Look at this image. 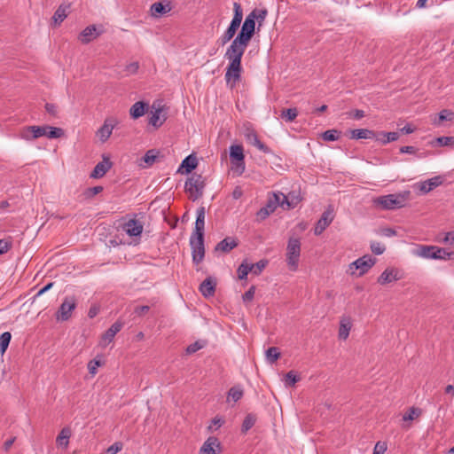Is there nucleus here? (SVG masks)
<instances>
[{
    "mask_svg": "<svg viewBox=\"0 0 454 454\" xmlns=\"http://www.w3.org/2000/svg\"><path fill=\"white\" fill-rule=\"evenodd\" d=\"M268 12L266 9H254L245 19L240 32L229 47V82H236L240 79L241 58L254 34L255 22L259 27L264 22Z\"/></svg>",
    "mask_w": 454,
    "mask_h": 454,
    "instance_id": "nucleus-1",
    "label": "nucleus"
},
{
    "mask_svg": "<svg viewBox=\"0 0 454 454\" xmlns=\"http://www.w3.org/2000/svg\"><path fill=\"white\" fill-rule=\"evenodd\" d=\"M64 131L60 128L43 126H26L20 130L19 137L26 141H32L42 137L48 138H59L62 137Z\"/></svg>",
    "mask_w": 454,
    "mask_h": 454,
    "instance_id": "nucleus-2",
    "label": "nucleus"
},
{
    "mask_svg": "<svg viewBox=\"0 0 454 454\" xmlns=\"http://www.w3.org/2000/svg\"><path fill=\"white\" fill-rule=\"evenodd\" d=\"M246 169L244 148L241 145H231L229 147V172L233 176H241Z\"/></svg>",
    "mask_w": 454,
    "mask_h": 454,
    "instance_id": "nucleus-3",
    "label": "nucleus"
},
{
    "mask_svg": "<svg viewBox=\"0 0 454 454\" xmlns=\"http://www.w3.org/2000/svg\"><path fill=\"white\" fill-rule=\"evenodd\" d=\"M376 261L375 257L365 254L349 263L346 272L352 277H361L370 270L376 263Z\"/></svg>",
    "mask_w": 454,
    "mask_h": 454,
    "instance_id": "nucleus-4",
    "label": "nucleus"
},
{
    "mask_svg": "<svg viewBox=\"0 0 454 454\" xmlns=\"http://www.w3.org/2000/svg\"><path fill=\"white\" fill-rule=\"evenodd\" d=\"M301 255V242L297 238H290L286 247V264L291 271H297Z\"/></svg>",
    "mask_w": 454,
    "mask_h": 454,
    "instance_id": "nucleus-5",
    "label": "nucleus"
},
{
    "mask_svg": "<svg viewBox=\"0 0 454 454\" xmlns=\"http://www.w3.org/2000/svg\"><path fill=\"white\" fill-rule=\"evenodd\" d=\"M205 187L204 178L201 175L193 173L184 184L185 192L193 201L200 198Z\"/></svg>",
    "mask_w": 454,
    "mask_h": 454,
    "instance_id": "nucleus-6",
    "label": "nucleus"
},
{
    "mask_svg": "<svg viewBox=\"0 0 454 454\" xmlns=\"http://www.w3.org/2000/svg\"><path fill=\"white\" fill-rule=\"evenodd\" d=\"M279 196L280 192H273L269 193L265 206L256 213V220L258 222L264 221L271 214H273L278 207H281V200Z\"/></svg>",
    "mask_w": 454,
    "mask_h": 454,
    "instance_id": "nucleus-7",
    "label": "nucleus"
},
{
    "mask_svg": "<svg viewBox=\"0 0 454 454\" xmlns=\"http://www.w3.org/2000/svg\"><path fill=\"white\" fill-rule=\"evenodd\" d=\"M190 247L192 249V262L198 265L205 257L204 237H190Z\"/></svg>",
    "mask_w": 454,
    "mask_h": 454,
    "instance_id": "nucleus-8",
    "label": "nucleus"
},
{
    "mask_svg": "<svg viewBox=\"0 0 454 454\" xmlns=\"http://www.w3.org/2000/svg\"><path fill=\"white\" fill-rule=\"evenodd\" d=\"M375 204L380 206L382 209H395L403 207V199L400 195L388 194L378 197L374 200Z\"/></svg>",
    "mask_w": 454,
    "mask_h": 454,
    "instance_id": "nucleus-9",
    "label": "nucleus"
},
{
    "mask_svg": "<svg viewBox=\"0 0 454 454\" xmlns=\"http://www.w3.org/2000/svg\"><path fill=\"white\" fill-rule=\"evenodd\" d=\"M76 308V301L74 297H66L60 305L58 313V320L67 321L70 318L73 310Z\"/></svg>",
    "mask_w": 454,
    "mask_h": 454,
    "instance_id": "nucleus-10",
    "label": "nucleus"
},
{
    "mask_svg": "<svg viewBox=\"0 0 454 454\" xmlns=\"http://www.w3.org/2000/svg\"><path fill=\"white\" fill-rule=\"evenodd\" d=\"M333 218V210L330 207L327 208L317 221L314 229V233L316 235H320L332 223Z\"/></svg>",
    "mask_w": 454,
    "mask_h": 454,
    "instance_id": "nucleus-11",
    "label": "nucleus"
},
{
    "mask_svg": "<svg viewBox=\"0 0 454 454\" xmlns=\"http://www.w3.org/2000/svg\"><path fill=\"white\" fill-rule=\"evenodd\" d=\"M279 199L281 200V207L284 210L294 208L301 200L300 194L295 192H290L287 195L280 192Z\"/></svg>",
    "mask_w": 454,
    "mask_h": 454,
    "instance_id": "nucleus-12",
    "label": "nucleus"
},
{
    "mask_svg": "<svg viewBox=\"0 0 454 454\" xmlns=\"http://www.w3.org/2000/svg\"><path fill=\"white\" fill-rule=\"evenodd\" d=\"M221 444L216 437H208L200 449V454H219Z\"/></svg>",
    "mask_w": 454,
    "mask_h": 454,
    "instance_id": "nucleus-13",
    "label": "nucleus"
},
{
    "mask_svg": "<svg viewBox=\"0 0 454 454\" xmlns=\"http://www.w3.org/2000/svg\"><path fill=\"white\" fill-rule=\"evenodd\" d=\"M402 278L400 270L396 268H387L378 278V283L387 285Z\"/></svg>",
    "mask_w": 454,
    "mask_h": 454,
    "instance_id": "nucleus-14",
    "label": "nucleus"
},
{
    "mask_svg": "<svg viewBox=\"0 0 454 454\" xmlns=\"http://www.w3.org/2000/svg\"><path fill=\"white\" fill-rule=\"evenodd\" d=\"M205 207H200L196 212V221L195 227L191 235V237H204V229H205Z\"/></svg>",
    "mask_w": 454,
    "mask_h": 454,
    "instance_id": "nucleus-15",
    "label": "nucleus"
},
{
    "mask_svg": "<svg viewBox=\"0 0 454 454\" xmlns=\"http://www.w3.org/2000/svg\"><path fill=\"white\" fill-rule=\"evenodd\" d=\"M122 325V323L119 321L113 324L101 337L99 345L103 348H106L107 345H109L113 341L114 336L121 330Z\"/></svg>",
    "mask_w": 454,
    "mask_h": 454,
    "instance_id": "nucleus-16",
    "label": "nucleus"
},
{
    "mask_svg": "<svg viewBox=\"0 0 454 454\" xmlns=\"http://www.w3.org/2000/svg\"><path fill=\"white\" fill-rule=\"evenodd\" d=\"M117 124V121L114 118H108L105 121L104 124L97 132V136L101 142H106L111 136L114 128Z\"/></svg>",
    "mask_w": 454,
    "mask_h": 454,
    "instance_id": "nucleus-17",
    "label": "nucleus"
},
{
    "mask_svg": "<svg viewBox=\"0 0 454 454\" xmlns=\"http://www.w3.org/2000/svg\"><path fill=\"white\" fill-rule=\"evenodd\" d=\"M143 229L142 223L137 219H129L122 226V230L130 237H139Z\"/></svg>",
    "mask_w": 454,
    "mask_h": 454,
    "instance_id": "nucleus-18",
    "label": "nucleus"
},
{
    "mask_svg": "<svg viewBox=\"0 0 454 454\" xmlns=\"http://www.w3.org/2000/svg\"><path fill=\"white\" fill-rule=\"evenodd\" d=\"M102 30H98L95 25L86 27L79 35V40L82 43L87 44L99 36Z\"/></svg>",
    "mask_w": 454,
    "mask_h": 454,
    "instance_id": "nucleus-19",
    "label": "nucleus"
},
{
    "mask_svg": "<svg viewBox=\"0 0 454 454\" xmlns=\"http://www.w3.org/2000/svg\"><path fill=\"white\" fill-rule=\"evenodd\" d=\"M197 165H198L197 157L194 156L193 154H190L183 160L181 165L179 166V168L177 169V173L189 174L193 169L196 168Z\"/></svg>",
    "mask_w": 454,
    "mask_h": 454,
    "instance_id": "nucleus-20",
    "label": "nucleus"
},
{
    "mask_svg": "<svg viewBox=\"0 0 454 454\" xmlns=\"http://www.w3.org/2000/svg\"><path fill=\"white\" fill-rule=\"evenodd\" d=\"M435 246L419 245L412 251V254L425 259H434L439 257L434 253Z\"/></svg>",
    "mask_w": 454,
    "mask_h": 454,
    "instance_id": "nucleus-21",
    "label": "nucleus"
},
{
    "mask_svg": "<svg viewBox=\"0 0 454 454\" xmlns=\"http://www.w3.org/2000/svg\"><path fill=\"white\" fill-rule=\"evenodd\" d=\"M352 328V319L349 316H343L340 320L338 337L340 340H347Z\"/></svg>",
    "mask_w": 454,
    "mask_h": 454,
    "instance_id": "nucleus-22",
    "label": "nucleus"
},
{
    "mask_svg": "<svg viewBox=\"0 0 454 454\" xmlns=\"http://www.w3.org/2000/svg\"><path fill=\"white\" fill-rule=\"evenodd\" d=\"M112 162L106 157L103 158V160L98 162L90 174L92 178H100L106 175V173L111 168Z\"/></svg>",
    "mask_w": 454,
    "mask_h": 454,
    "instance_id": "nucleus-23",
    "label": "nucleus"
},
{
    "mask_svg": "<svg viewBox=\"0 0 454 454\" xmlns=\"http://www.w3.org/2000/svg\"><path fill=\"white\" fill-rule=\"evenodd\" d=\"M442 184V178L440 176H434L432 178H429L424 182H421L419 184V191L422 193H428L434 188L438 187Z\"/></svg>",
    "mask_w": 454,
    "mask_h": 454,
    "instance_id": "nucleus-24",
    "label": "nucleus"
},
{
    "mask_svg": "<svg viewBox=\"0 0 454 454\" xmlns=\"http://www.w3.org/2000/svg\"><path fill=\"white\" fill-rule=\"evenodd\" d=\"M216 286L215 278L209 277L207 278L200 286V291L205 297H210L214 294Z\"/></svg>",
    "mask_w": 454,
    "mask_h": 454,
    "instance_id": "nucleus-25",
    "label": "nucleus"
},
{
    "mask_svg": "<svg viewBox=\"0 0 454 454\" xmlns=\"http://www.w3.org/2000/svg\"><path fill=\"white\" fill-rule=\"evenodd\" d=\"M150 11L153 17L158 18L171 11V4L170 2H167L165 4L162 3H154L151 5Z\"/></svg>",
    "mask_w": 454,
    "mask_h": 454,
    "instance_id": "nucleus-26",
    "label": "nucleus"
},
{
    "mask_svg": "<svg viewBox=\"0 0 454 454\" xmlns=\"http://www.w3.org/2000/svg\"><path fill=\"white\" fill-rule=\"evenodd\" d=\"M161 113L162 109L161 107L158 106L156 107L155 105H153V111L151 112L150 118H149V123L153 125V127H160L163 121H165V118H161Z\"/></svg>",
    "mask_w": 454,
    "mask_h": 454,
    "instance_id": "nucleus-27",
    "label": "nucleus"
},
{
    "mask_svg": "<svg viewBox=\"0 0 454 454\" xmlns=\"http://www.w3.org/2000/svg\"><path fill=\"white\" fill-rule=\"evenodd\" d=\"M352 139H372L375 138L376 133L367 129H356L350 131Z\"/></svg>",
    "mask_w": 454,
    "mask_h": 454,
    "instance_id": "nucleus-28",
    "label": "nucleus"
},
{
    "mask_svg": "<svg viewBox=\"0 0 454 454\" xmlns=\"http://www.w3.org/2000/svg\"><path fill=\"white\" fill-rule=\"evenodd\" d=\"M71 437V430L69 427H64L61 429L56 438V443L58 446L67 449L69 444V439Z\"/></svg>",
    "mask_w": 454,
    "mask_h": 454,
    "instance_id": "nucleus-29",
    "label": "nucleus"
},
{
    "mask_svg": "<svg viewBox=\"0 0 454 454\" xmlns=\"http://www.w3.org/2000/svg\"><path fill=\"white\" fill-rule=\"evenodd\" d=\"M147 107V105L142 101L136 102L129 109L130 116L133 119H138L142 117L145 113V109Z\"/></svg>",
    "mask_w": 454,
    "mask_h": 454,
    "instance_id": "nucleus-30",
    "label": "nucleus"
},
{
    "mask_svg": "<svg viewBox=\"0 0 454 454\" xmlns=\"http://www.w3.org/2000/svg\"><path fill=\"white\" fill-rule=\"evenodd\" d=\"M399 138L397 132H380L376 133L375 139L386 145L390 142L396 141Z\"/></svg>",
    "mask_w": 454,
    "mask_h": 454,
    "instance_id": "nucleus-31",
    "label": "nucleus"
},
{
    "mask_svg": "<svg viewBox=\"0 0 454 454\" xmlns=\"http://www.w3.org/2000/svg\"><path fill=\"white\" fill-rule=\"evenodd\" d=\"M69 6L61 4L55 11L54 15L52 17L55 24H60L67 17V11Z\"/></svg>",
    "mask_w": 454,
    "mask_h": 454,
    "instance_id": "nucleus-32",
    "label": "nucleus"
},
{
    "mask_svg": "<svg viewBox=\"0 0 454 454\" xmlns=\"http://www.w3.org/2000/svg\"><path fill=\"white\" fill-rule=\"evenodd\" d=\"M244 395V388L241 385H235L229 389V398L234 402L239 401Z\"/></svg>",
    "mask_w": 454,
    "mask_h": 454,
    "instance_id": "nucleus-33",
    "label": "nucleus"
},
{
    "mask_svg": "<svg viewBox=\"0 0 454 454\" xmlns=\"http://www.w3.org/2000/svg\"><path fill=\"white\" fill-rule=\"evenodd\" d=\"M159 154L160 153L157 150H148L142 158V160L145 163V166H152L156 161Z\"/></svg>",
    "mask_w": 454,
    "mask_h": 454,
    "instance_id": "nucleus-34",
    "label": "nucleus"
},
{
    "mask_svg": "<svg viewBox=\"0 0 454 454\" xmlns=\"http://www.w3.org/2000/svg\"><path fill=\"white\" fill-rule=\"evenodd\" d=\"M247 139L254 146H255L258 150L263 152V153H269V148L262 143L256 134H250L247 136Z\"/></svg>",
    "mask_w": 454,
    "mask_h": 454,
    "instance_id": "nucleus-35",
    "label": "nucleus"
},
{
    "mask_svg": "<svg viewBox=\"0 0 454 454\" xmlns=\"http://www.w3.org/2000/svg\"><path fill=\"white\" fill-rule=\"evenodd\" d=\"M266 360L269 364H273L280 356L278 348L276 347H270L266 350Z\"/></svg>",
    "mask_w": 454,
    "mask_h": 454,
    "instance_id": "nucleus-36",
    "label": "nucleus"
},
{
    "mask_svg": "<svg viewBox=\"0 0 454 454\" xmlns=\"http://www.w3.org/2000/svg\"><path fill=\"white\" fill-rule=\"evenodd\" d=\"M268 264L267 260H260L256 263H249L250 273L258 276L265 269Z\"/></svg>",
    "mask_w": 454,
    "mask_h": 454,
    "instance_id": "nucleus-37",
    "label": "nucleus"
},
{
    "mask_svg": "<svg viewBox=\"0 0 454 454\" xmlns=\"http://www.w3.org/2000/svg\"><path fill=\"white\" fill-rule=\"evenodd\" d=\"M206 345H207V341L204 340H196L195 342L190 344L186 348V353L188 355L194 354L195 352H197V351L200 350L201 348H203L204 347H206Z\"/></svg>",
    "mask_w": 454,
    "mask_h": 454,
    "instance_id": "nucleus-38",
    "label": "nucleus"
},
{
    "mask_svg": "<svg viewBox=\"0 0 454 454\" xmlns=\"http://www.w3.org/2000/svg\"><path fill=\"white\" fill-rule=\"evenodd\" d=\"M454 118V113L450 111V110H442L439 113V117L438 119L436 120H434L433 121V123L434 125H439L441 121H452Z\"/></svg>",
    "mask_w": 454,
    "mask_h": 454,
    "instance_id": "nucleus-39",
    "label": "nucleus"
},
{
    "mask_svg": "<svg viewBox=\"0 0 454 454\" xmlns=\"http://www.w3.org/2000/svg\"><path fill=\"white\" fill-rule=\"evenodd\" d=\"M11 339L12 335L9 332H4L0 335V351L2 354H4L6 351L10 344Z\"/></svg>",
    "mask_w": 454,
    "mask_h": 454,
    "instance_id": "nucleus-40",
    "label": "nucleus"
},
{
    "mask_svg": "<svg viewBox=\"0 0 454 454\" xmlns=\"http://www.w3.org/2000/svg\"><path fill=\"white\" fill-rule=\"evenodd\" d=\"M420 415L421 410L416 407H412L405 414H403V419L404 421H411L419 417Z\"/></svg>",
    "mask_w": 454,
    "mask_h": 454,
    "instance_id": "nucleus-41",
    "label": "nucleus"
},
{
    "mask_svg": "<svg viewBox=\"0 0 454 454\" xmlns=\"http://www.w3.org/2000/svg\"><path fill=\"white\" fill-rule=\"evenodd\" d=\"M249 272V263L247 261H244L238 268V277L239 279H246Z\"/></svg>",
    "mask_w": 454,
    "mask_h": 454,
    "instance_id": "nucleus-42",
    "label": "nucleus"
},
{
    "mask_svg": "<svg viewBox=\"0 0 454 454\" xmlns=\"http://www.w3.org/2000/svg\"><path fill=\"white\" fill-rule=\"evenodd\" d=\"M255 423V417L252 414H248L246 416L242 427L241 431L243 433H247Z\"/></svg>",
    "mask_w": 454,
    "mask_h": 454,
    "instance_id": "nucleus-43",
    "label": "nucleus"
},
{
    "mask_svg": "<svg viewBox=\"0 0 454 454\" xmlns=\"http://www.w3.org/2000/svg\"><path fill=\"white\" fill-rule=\"evenodd\" d=\"M233 9H234V16L232 18V20L233 22H237V23H241L242 21V19H243V10H242V7L239 4H238L237 2H235L233 4Z\"/></svg>",
    "mask_w": 454,
    "mask_h": 454,
    "instance_id": "nucleus-44",
    "label": "nucleus"
},
{
    "mask_svg": "<svg viewBox=\"0 0 454 454\" xmlns=\"http://www.w3.org/2000/svg\"><path fill=\"white\" fill-rule=\"evenodd\" d=\"M325 141H336L340 137V132L336 129H329L322 134Z\"/></svg>",
    "mask_w": 454,
    "mask_h": 454,
    "instance_id": "nucleus-45",
    "label": "nucleus"
},
{
    "mask_svg": "<svg viewBox=\"0 0 454 454\" xmlns=\"http://www.w3.org/2000/svg\"><path fill=\"white\" fill-rule=\"evenodd\" d=\"M281 115L286 121H293L297 117L298 111L296 108H288L283 110Z\"/></svg>",
    "mask_w": 454,
    "mask_h": 454,
    "instance_id": "nucleus-46",
    "label": "nucleus"
},
{
    "mask_svg": "<svg viewBox=\"0 0 454 454\" xmlns=\"http://www.w3.org/2000/svg\"><path fill=\"white\" fill-rule=\"evenodd\" d=\"M439 257L434 258V260H446L450 259L453 254L452 252H447L444 248L435 247L434 253Z\"/></svg>",
    "mask_w": 454,
    "mask_h": 454,
    "instance_id": "nucleus-47",
    "label": "nucleus"
},
{
    "mask_svg": "<svg viewBox=\"0 0 454 454\" xmlns=\"http://www.w3.org/2000/svg\"><path fill=\"white\" fill-rule=\"evenodd\" d=\"M12 246V238L0 239V255L7 253Z\"/></svg>",
    "mask_w": 454,
    "mask_h": 454,
    "instance_id": "nucleus-48",
    "label": "nucleus"
},
{
    "mask_svg": "<svg viewBox=\"0 0 454 454\" xmlns=\"http://www.w3.org/2000/svg\"><path fill=\"white\" fill-rule=\"evenodd\" d=\"M254 294H255V286H250V288L242 295V300H243V302L246 303V304H249L254 297Z\"/></svg>",
    "mask_w": 454,
    "mask_h": 454,
    "instance_id": "nucleus-49",
    "label": "nucleus"
},
{
    "mask_svg": "<svg viewBox=\"0 0 454 454\" xmlns=\"http://www.w3.org/2000/svg\"><path fill=\"white\" fill-rule=\"evenodd\" d=\"M298 380L299 378L293 371L288 372L285 376L286 386H294Z\"/></svg>",
    "mask_w": 454,
    "mask_h": 454,
    "instance_id": "nucleus-50",
    "label": "nucleus"
},
{
    "mask_svg": "<svg viewBox=\"0 0 454 454\" xmlns=\"http://www.w3.org/2000/svg\"><path fill=\"white\" fill-rule=\"evenodd\" d=\"M436 142L441 146H449L454 145V137H440Z\"/></svg>",
    "mask_w": 454,
    "mask_h": 454,
    "instance_id": "nucleus-51",
    "label": "nucleus"
},
{
    "mask_svg": "<svg viewBox=\"0 0 454 454\" xmlns=\"http://www.w3.org/2000/svg\"><path fill=\"white\" fill-rule=\"evenodd\" d=\"M224 420L221 418L215 417L212 419L211 423L207 427V429L211 432L217 430L223 424Z\"/></svg>",
    "mask_w": 454,
    "mask_h": 454,
    "instance_id": "nucleus-52",
    "label": "nucleus"
},
{
    "mask_svg": "<svg viewBox=\"0 0 454 454\" xmlns=\"http://www.w3.org/2000/svg\"><path fill=\"white\" fill-rule=\"evenodd\" d=\"M101 365L100 361L98 360H91L88 363V370L90 373L94 376L98 372V368Z\"/></svg>",
    "mask_w": 454,
    "mask_h": 454,
    "instance_id": "nucleus-53",
    "label": "nucleus"
},
{
    "mask_svg": "<svg viewBox=\"0 0 454 454\" xmlns=\"http://www.w3.org/2000/svg\"><path fill=\"white\" fill-rule=\"evenodd\" d=\"M387 449V442H378L373 449V454H384Z\"/></svg>",
    "mask_w": 454,
    "mask_h": 454,
    "instance_id": "nucleus-54",
    "label": "nucleus"
},
{
    "mask_svg": "<svg viewBox=\"0 0 454 454\" xmlns=\"http://www.w3.org/2000/svg\"><path fill=\"white\" fill-rule=\"evenodd\" d=\"M371 249L373 254L380 255L382 254L385 251V247L379 243V242H373L371 244Z\"/></svg>",
    "mask_w": 454,
    "mask_h": 454,
    "instance_id": "nucleus-55",
    "label": "nucleus"
},
{
    "mask_svg": "<svg viewBox=\"0 0 454 454\" xmlns=\"http://www.w3.org/2000/svg\"><path fill=\"white\" fill-rule=\"evenodd\" d=\"M122 443L120 442H116L114 444H112L108 449L106 450L107 454H117L119 451L122 450Z\"/></svg>",
    "mask_w": 454,
    "mask_h": 454,
    "instance_id": "nucleus-56",
    "label": "nucleus"
},
{
    "mask_svg": "<svg viewBox=\"0 0 454 454\" xmlns=\"http://www.w3.org/2000/svg\"><path fill=\"white\" fill-rule=\"evenodd\" d=\"M150 309V307L147 306V305H144V306H138V307H136L135 308V310H134V313L139 317L145 315V313H147Z\"/></svg>",
    "mask_w": 454,
    "mask_h": 454,
    "instance_id": "nucleus-57",
    "label": "nucleus"
},
{
    "mask_svg": "<svg viewBox=\"0 0 454 454\" xmlns=\"http://www.w3.org/2000/svg\"><path fill=\"white\" fill-rule=\"evenodd\" d=\"M239 26V23H235L233 21L231 22V24L229 25V40L233 37Z\"/></svg>",
    "mask_w": 454,
    "mask_h": 454,
    "instance_id": "nucleus-58",
    "label": "nucleus"
},
{
    "mask_svg": "<svg viewBox=\"0 0 454 454\" xmlns=\"http://www.w3.org/2000/svg\"><path fill=\"white\" fill-rule=\"evenodd\" d=\"M443 242L454 246V231H449L445 234Z\"/></svg>",
    "mask_w": 454,
    "mask_h": 454,
    "instance_id": "nucleus-59",
    "label": "nucleus"
},
{
    "mask_svg": "<svg viewBox=\"0 0 454 454\" xmlns=\"http://www.w3.org/2000/svg\"><path fill=\"white\" fill-rule=\"evenodd\" d=\"M98 312H99V306L97 304H94L90 308L89 312H88V317L90 318H93L98 314Z\"/></svg>",
    "mask_w": 454,
    "mask_h": 454,
    "instance_id": "nucleus-60",
    "label": "nucleus"
},
{
    "mask_svg": "<svg viewBox=\"0 0 454 454\" xmlns=\"http://www.w3.org/2000/svg\"><path fill=\"white\" fill-rule=\"evenodd\" d=\"M215 250H221L223 252L227 251V238L223 239L220 243L217 244Z\"/></svg>",
    "mask_w": 454,
    "mask_h": 454,
    "instance_id": "nucleus-61",
    "label": "nucleus"
},
{
    "mask_svg": "<svg viewBox=\"0 0 454 454\" xmlns=\"http://www.w3.org/2000/svg\"><path fill=\"white\" fill-rule=\"evenodd\" d=\"M416 152V148L413 146H403L400 148V153H414Z\"/></svg>",
    "mask_w": 454,
    "mask_h": 454,
    "instance_id": "nucleus-62",
    "label": "nucleus"
},
{
    "mask_svg": "<svg viewBox=\"0 0 454 454\" xmlns=\"http://www.w3.org/2000/svg\"><path fill=\"white\" fill-rule=\"evenodd\" d=\"M138 67H139V65L137 62H133V63H130L128 67H127V71L129 72V73H136L137 70H138Z\"/></svg>",
    "mask_w": 454,
    "mask_h": 454,
    "instance_id": "nucleus-63",
    "label": "nucleus"
},
{
    "mask_svg": "<svg viewBox=\"0 0 454 454\" xmlns=\"http://www.w3.org/2000/svg\"><path fill=\"white\" fill-rule=\"evenodd\" d=\"M401 131L404 134H411L414 132V129L411 125L407 124L401 129Z\"/></svg>",
    "mask_w": 454,
    "mask_h": 454,
    "instance_id": "nucleus-64",
    "label": "nucleus"
}]
</instances>
